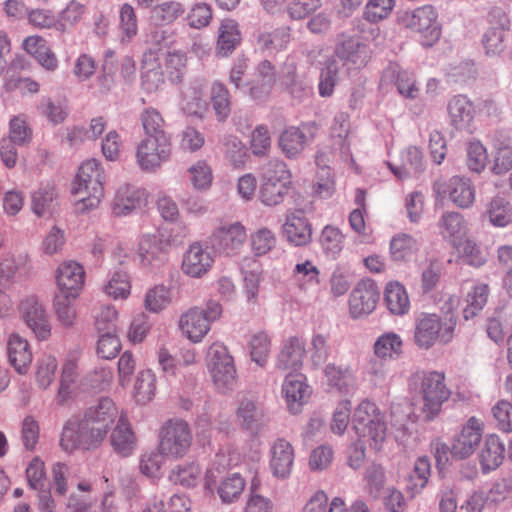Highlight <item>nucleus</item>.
Wrapping results in <instances>:
<instances>
[{
  "instance_id": "f257e3e1",
  "label": "nucleus",
  "mask_w": 512,
  "mask_h": 512,
  "mask_svg": "<svg viewBox=\"0 0 512 512\" xmlns=\"http://www.w3.org/2000/svg\"><path fill=\"white\" fill-rule=\"evenodd\" d=\"M352 426L359 441L348 448V465L353 469L362 466L365 460L364 442L371 448L379 449L386 436V422L384 415L377 405L369 400H363L355 409L352 417Z\"/></svg>"
},
{
  "instance_id": "f03ea898",
  "label": "nucleus",
  "mask_w": 512,
  "mask_h": 512,
  "mask_svg": "<svg viewBox=\"0 0 512 512\" xmlns=\"http://www.w3.org/2000/svg\"><path fill=\"white\" fill-rule=\"evenodd\" d=\"M104 181L105 174L98 160L89 159L81 164L72 186L74 195L85 194L77 202L78 211L85 212L98 207L104 196Z\"/></svg>"
},
{
  "instance_id": "7ed1b4c3",
  "label": "nucleus",
  "mask_w": 512,
  "mask_h": 512,
  "mask_svg": "<svg viewBox=\"0 0 512 512\" xmlns=\"http://www.w3.org/2000/svg\"><path fill=\"white\" fill-rule=\"evenodd\" d=\"M438 226L443 238L449 240L462 253L463 263L480 267V250L477 244L470 239H464L467 223L462 214L454 211L445 212L440 217Z\"/></svg>"
},
{
  "instance_id": "20e7f679",
  "label": "nucleus",
  "mask_w": 512,
  "mask_h": 512,
  "mask_svg": "<svg viewBox=\"0 0 512 512\" xmlns=\"http://www.w3.org/2000/svg\"><path fill=\"white\" fill-rule=\"evenodd\" d=\"M455 327L456 316L450 307L444 322L437 314L420 313L415 321L414 341L423 349H429L437 341L446 344L452 340Z\"/></svg>"
},
{
  "instance_id": "39448f33",
  "label": "nucleus",
  "mask_w": 512,
  "mask_h": 512,
  "mask_svg": "<svg viewBox=\"0 0 512 512\" xmlns=\"http://www.w3.org/2000/svg\"><path fill=\"white\" fill-rule=\"evenodd\" d=\"M291 173L287 164L279 159L269 160L262 168L260 201L266 206L281 204L288 194Z\"/></svg>"
},
{
  "instance_id": "423d86ee",
  "label": "nucleus",
  "mask_w": 512,
  "mask_h": 512,
  "mask_svg": "<svg viewBox=\"0 0 512 512\" xmlns=\"http://www.w3.org/2000/svg\"><path fill=\"white\" fill-rule=\"evenodd\" d=\"M208 369L217 389L227 393L236 387L237 376L234 359L223 343H213L207 352Z\"/></svg>"
},
{
  "instance_id": "0eeeda50",
  "label": "nucleus",
  "mask_w": 512,
  "mask_h": 512,
  "mask_svg": "<svg viewBox=\"0 0 512 512\" xmlns=\"http://www.w3.org/2000/svg\"><path fill=\"white\" fill-rule=\"evenodd\" d=\"M222 314V306L218 301L209 300L206 308H191L183 314L179 321L182 333L192 342H200L210 330V325Z\"/></svg>"
},
{
  "instance_id": "6e6552de",
  "label": "nucleus",
  "mask_w": 512,
  "mask_h": 512,
  "mask_svg": "<svg viewBox=\"0 0 512 512\" xmlns=\"http://www.w3.org/2000/svg\"><path fill=\"white\" fill-rule=\"evenodd\" d=\"M437 18L438 14L435 8L431 5H424L405 12L401 17V23L419 34L422 46L431 47L441 36V26Z\"/></svg>"
},
{
  "instance_id": "1a4fd4ad",
  "label": "nucleus",
  "mask_w": 512,
  "mask_h": 512,
  "mask_svg": "<svg viewBox=\"0 0 512 512\" xmlns=\"http://www.w3.org/2000/svg\"><path fill=\"white\" fill-rule=\"evenodd\" d=\"M480 444V421L472 416L463 426L459 435L453 440L452 446L442 443L436 447L435 457L438 462L445 457L448 460L447 453L450 452L455 459H465L471 456Z\"/></svg>"
},
{
  "instance_id": "9d476101",
  "label": "nucleus",
  "mask_w": 512,
  "mask_h": 512,
  "mask_svg": "<svg viewBox=\"0 0 512 512\" xmlns=\"http://www.w3.org/2000/svg\"><path fill=\"white\" fill-rule=\"evenodd\" d=\"M171 152L169 136H144L137 146V163L144 171H155L170 159Z\"/></svg>"
},
{
  "instance_id": "9b49d317",
  "label": "nucleus",
  "mask_w": 512,
  "mask_h": 512,
  "mask_svg": "<svg viewBox=\"0 0 512 512\" xmlns=\"http://www.w3.org/2000/svg\"><path fill=\"white\" fill-rule=\"evenodd\" d=\"M192 443V433L187 422L179 419L169 420L162 427L159 449L169 457H183Z\"/></svg>"
},
{
  "instance_id": "f8f14e48",
  "label": "nucleus",
  "mask_w": 512,
  "mask_h": 512,
  "mask_svg": "<svg viewBox=\"0 0 512 512\" xmlns=\"http://www.w3.org/2000/svg\"><path fill=\"white\" fill-rule=\"evenodd\" d=\"M315 122L302 123L300 126H289L278 138V146L288 159H297L317 133Z\"/></svg>"
},
{
  "instance_id": "ddd939ff",
  "label": "nucleus",
  "mask_w": 512,
  "mask_h": 512,
  "mask_svg": "<svg viewBox=\"0 0 512 512\" xmlns=\"http://www.w3.org/2000/svg\"><path fill=\"white\" fill-rule=\"evenodd\" d=\"M380 299V290L372 279H361L349 296V312L352 318L358 319L371 314Z\"/></svg>"
},
{
  "instance_id": "4468645a",
  "label": "nucleus",
  "mask_w": 512,
  "mask_h": 512,
  "mask_svg": "<svg viewBox=\"0 0 512 512\" xmlns=\"http://www.w3.org/2000/svg\"><path fill=\"white\" fill-rule=\"evenodd\" d=\"M421 392L424 401L423 411L428 419H433L450 395L444 383V375L439 372L425 374L422 378Z\"/></svg>"
},
{
  "instance_id": "2eb2a0df",
  "label": "nucleus",
  "mask_w": 512,
  "mask_h": 512,
  "mask_svg": "<svg viewBox=\"0 0 512 512\" xmlns=\"http://www.w3.org/2000/svg\"><path fill=\"white\" fill-rule=\"evenodd\" d=\"M245 239V227L236 222L216 228L209 237V244L215 252L232 256L238 252Z\"/></svg>"
},
{
  "instance_id": "dca6fc26",
  "label": "nucleus",
  "mask_w": 512,
  "mask_h": 512,
  "mask_svg": "<svg viewBox=\"0 0 512 512\" xmlns=\"http://www.w3.org/2000/svg\"><path fill=\"white\" fill-rule=\"evenodd\" d=\"M488 24L482 44L487 55H496L504 49L505 33L510 28V20L503 9L494 8L488 15Z\"/></svg>"
},
{
  "instance_id": "f3484780",
  "label": "nucleus",
  "mask_w": 512,
  "mask_h": 512,
  "mask_svg": "<svg viewBox=\"0 0 512 512\" xmlns=\"http://www.w3.org/2000/svg\"><path fill=\"white\" fill-rule=\"evenodd\" d=\"M434 191L448 198L460 208H468L475 200V189L471 180L465 177L453 176L447 182H435Z\"/></svg>"
},
{
  "instance_id": "a211bd4d",
  "label": "nucleus",
  "mask_w": 512,
  "mask_h": 512,
  "mask_svg": "<svg viewBox=\"0 0 512 512\" xmlns=\"http://www.w3.org/2000/svg\"><path fill=\"white\" fill-rule=\"evenodd\" d=\"M235 418L240 427L253 436L260 433L266 422L263 405L250 397H243L239 400Z\"/></svg>"
},
{
  "instance_id": "6ab92c4d",
  "label": "nucleus",
  "mask_w": 512,
  "mask_h": 512,
  "mask_svg": "<svg viewBox=\"0 0 512 512\" xmlns=\"http://www.w3.org/2000/svg\"><path fill=\"white\" fill-rule=\"evenodd\" d=\"M20 312L27 324L39 340H46L51 335V326L46 311L34 296L20 302Z\"/></svg>"
},
{
  "instance_id": "aec40b11",
  "label": "nucleus",
  "mask_w": 512,
  "mask_h": 512,
  "mask_svg": "<svg viewBox=\"0 0 512 512\" xmlns=\"http://www.w3.org/2000/svg\"><path fill=\"white\" fill-rule=\"evenodd\" d=\"M269 468L272 475L278 479H286L290 476L294 464V448L284 438L276 439L269 451Z\"/></svg>"
},
{
  "instance_id": "412c9836",
  "label": "nucleus",
  "mask_w": 512,
  "mask_h": 512,
  "mask_svg": "<svg viewBox=\"0 0 512 512\" xmlns=\"http://www.w3.org/2000/svg\"><path fill=\"white\" fill-rule=\"evenodd\" d=\"M214 258L208 247L196 242L189 246L182 260V271L184 274L200 278L212 267Z\"/></svg>"
},
{
  "instance_id": "4be33fe9",
  "label": "nucleus",
  "mask_w": 512,
  "mask_h": 512,
  "mask_svg": "<svg viewBox=\"0 0 512 512\" xmlns=\"http://www.w3.org/2000/svg\"><path fill=\"white\" fill-rule=\"evenodd\" d=\"M146 201V192L131 184L121 185L115 192L112 212L116 216H127L140 209Z\"/></svg>"
},
{
  "instance_id": "5701e85b",
  "label": "nucleus",
  "mask_w": 512,
  "mask_h": 512,
  "mask_svg": "<svg viewBox=\"0 0 512 512\" xmlns=\"http://www.w3.org/2000/svg\"><path fill=\"white\" fill-rule=\"evenodd\" d=\"M84 268L75 261L62 263L56 274L59 293L77 298L84 285Z\"/></svg>"
},
{
  "instance_id": "b1692460",
  "label": "nucleus",
  "mask_w": 512,
  "mask_h": 512,
  "mask_svg": "<svg viewBox=\"0 0 512 512\" xmlns=\"http://www.w3.org/2000/svg\"><path fill=\"white\" fill-rule=\"evenodd\" d=\"M448 114L451 124L457 130L473 133L476 129L473 124L476 114L475 106L467 96H454L448 103Z\"/></svg>"
},
{
  "instance_id": "393cba45",
  "label": "nucleus",
  "mask_w": 512,
  "mask_h": 512,
  "mask_svg": "<svg viewBox=\"0 0 512 512\" xmlns=\"http://www.w3.org/2000/svg\"><path fill=\"white\" fill-rule=\"evenodd\" d=\"M283 235L294 246H305L310 243L312 227L302 210L287 214L283 224Z\"/></svg>"
},
{
  "instance_id": "a878e982",
  "label": "nucleus",
  "mask_w": 512,
  "mask_h": 512,
  "mask_svg": "<svg viewBox=\"0 0 512 512\" xmlns=\"http://www.w3.org/2000/svg\"><path fill=\"white\" fill-rule=\"evenodd\" d=\"M305 380V376L301 373H289L282 385V394L286 399L288 409L294 414L299 411L311 393Z\"/></svg>"
},
{
  "instance_id": "bb28decb",
  "label": "nucleus",
  "mask_w": 512,
  "mask_h": 512,
  "mask_svg": "<svg viewBox=\"0 0 512 512\" xmlns=\"http://www.w3.org/2000/svg\"><path fill=\"white\" fill-rule=\"evenodd\" d=\"M382 80L393 83L398 93L407 99H415L419 95V87L412 72L401 69L397 63H390L383 71Z\"/></svg>"
},
{
  "instance_id": "cd10ccee",
  "label": "nucleus",
  "mask_w": 512,
  "mask_h": 512,
  "mask_svg": "<svg viewBox=\"0 0 512 512\" xmlns=\"http://www.w3.org/2000/svg\"><path fill=\"white\" fill-rule=\"evenodd\" d=\"M324 377L330 390L342 395L352 393L356 387V379L349 366L329 363L324 367Z\"/></svg>"
},
{
  "instance_id": "c85d7f7f",
  "label": "nucleus",
  "mask_w": 512,
  "mask_h": 512,
  "mask_svg": "<svg viewBox=\"0 0 512 512\" xmlns=\"http://www.w3.org/2000/svg\"><path fill=\"white\" fill-rule=\"evenodd\" d=\"M305 354L304 340L296 336L289 337L278 355L276 366L281 370L297 371L302 367Z\"/></svg>"
},
{
  "instance_id": "c756f323",
  "label": "nucleus",
  "mask_w": 512,
  "mask_h": 512,
  "mask_svg": "<svg viewBox=\"0 0 512 512\" xmlns=\"http://www.w3.org/2000/svg\"><path fill=\"white\" fill-rule=\"evenodd\" d=\"M166 245L157 235L144 234L138 246V256L143 266H159L166 258Z\"/></svg>"
},
{
  "instance_id": "7c9ffc66",
  "label": "nucleus",
  "mask_w": 512,
  "mask_h": 512,
  "mask_svg": "<svg viewBox=\"0 0 512 512\" xmlns=\"http://www.w3.org/2000/svg\"><path fill=\"white\" fill-rule=\"evenodd\" d=\"M111 445L119 456L129 457L136 449V436L124 416H120L110 436Z\"/></svg>"
},
{
  "instance_id": "2f4dec72",
  "label": "nucleus",
  "mask_w": 512,
  "mask_h": 512,
  "mask_svg": "<svg viewBox=\"0 0 512 512\" xmlns=\"http://www.w3.org/2000/svg\"><path fill=\"white\" fill-rule=\"evenodd\" d=\"M7 354L10 364L19 374H25L32 361L29 343L20 335L13 333L7 342Z\"/></svg>"
},
{
  "instance_id": "473e14b6",
  "label": "nucleus",
  "mask_w": 512,
  "mask_h": 512,
  "mask_svg": "<svg viewBox=\"0 0 512 512\" xmlns=\"http://www.w3.org/2000/svg\"><path fill=\"white\" fill-rule=\"evenodd\" d=\"M118 410L113 400L109 397H102L97 404L89 407L84 417L87 421L106 430L108 433L111 425L115 422Z\"/></svg>"
},
{
  "instance_id": "72a5a7b5",
  "label": "nucleus",
  "mask_w": 512,
  "mask_h": 512,
  "mask_svg": "<svg viewBox=\"0 0 512 512\" xmlns=\"http://www.w3.org/2000/svg\"><path fill=\"white\" fill-rule=\"evenodd\" d=\"M210 104L218 122H225L232 110L231 95L224 83L215 80L210 87Z\"/></svg>"
},
{
  "instance_id": "f704fd0d",
  "label": "nucleus",
  "mask_w": 512,
  "mask_h": 512,
  "mask_svg": "<svg viewBox=\"0 0 512 512\" xmlns=\"http://www.w3.org/2000/svg\"><path fill=\"white\" fill-rule=\"evenodd\" d=\"M335 54L343 61L361 66L367 62L368 49L359 37H347L336 45Z\"/></svg>"
},
{
  "instance_id": "c9c22d12",
  "label": "nucleus",
  "mask_w": 512,
  "mask_h": 512,
  "mask_svg": "<svg viewBox=\"0 0 512 512\" xmlns=\"http://www.w3.org/2000/svg\"><path fill=\"white\" fill-rule=\"evenodd\" d=\"M418 250L419 243L410 234L398 233L390 240V257L394 262H409Z\"/></svg>"
},
{
  "instance_id": "e433bc0d",
  "label": "nucleus",
  "mask_w": 512,
  "mask_h": 512,
  "mask_svg": "<svg viewBox=\"0 0 512 512\" xmlns=\"http://www.w3.org/2000/svg\"><path fill=\"white\" fill-rule=\"evenodd\" d=\"M241 34L238 23L233 19H225L219 28L217 54L222 57L230 55L240 44Z\"/></svg>"
},
{
  "instance_id": "4c0bfd02",
  "label": "nucleus",
  "mask_w": 512,
  "mask_h": 512,
  "mask_svg": "<svg viewBox=\"0 0 512 512\" xmlns=\"http://www.w3.org/2000/svg\"><path fill=\"white\" fill-rule=\"evenodd\" d=\"M505 455V446L498 435L491 434L486 437L482 447V472L498 468Z\"/></svg>"
},
{
  "instance_id": "58836bf2",
  "label": "nucleus",
  "mask_w": 512,
  "mask_h": 512,
  "mask_svg": "<svg viewBox=\"0 0 512 512\" xmlns=\"http://www.w3.org/2000/svg\"><path fill=\"white\" fill-rule=\"evenodd\" d=\"M384 301L394 315H405L410 309V300L405 287L399 282H389L384 292Z\"/></svg>"
},
{
  "instance_id": "ea45409f",
  "label": "nucleus",
  "mask_w": 512,
  "mask_h": 512,
  "mask_svg": "<svg viewBox=\"0 0 512 512\" xmlns=\"http://www.w3.org/2000/svg\"><path fill=\"white\" fill-rule=\"evenodd\" d=\"M431 473V463L427 456L418 457L413 470L406 480V490L414 496L420 493L427 485Z\"/></svg>"
},
{
  "instance_id": "a19ab883",
  "label": "nucleus",
  "mask_w": 512,
  "mask_h": 512,
  "mask_svg": "<svg viewBox=\"0 0 512 512\" xmlns=\"http://www.w3.org/2000/svg\"><path fill=\"white\" fill-rule=\"evenodd\" d=\"M403 341L395 332L380 335L374 343V353L381 360L399 358L402 353Z\"/></svg>"
},
{
  "instance_id": "79ce46f5",
  "label": "nucleus",
  "mask_w": 512,
  "mask_h": 512,
  "mask_svg": "<svg viewBox=\"0 0 512 512\" xmlns=\"http://www.w3.org/2000/svg\"><path fill=\"white\" fill-rule=\"evenodd\" d=\"M340 68L339 61L333 57L324 62L318 83V92L321 97H330L334 93L335 86L340 80Z\"/></svg>"
},
{
  "instance_id": "37998d69",
  "label": "nucleus",
  "mask_w": 512,
  "mask_h": 512,
  "mask_svg": "<svg viewBox=\"0 0 512 512\" xmlns=\"http://www.w3.org/2000/svg\"><path fill=\"white\" fill-rule=\"evenodd\" d=\"M201 476L202 469L198 463L192 461L175 466L169 474V479L175 484L191 488L200 482Z\"/></svg>"
},
{
  "instance_id": "c03bdc74",
  "label": "nucleus",
  "mask_w": 512,
  "mask_h": 512,
  "mask_svg": "<svg viewBox=\"0 0 512 512\" xmlns=\"http://www.w3.org/2000/svg\"><path fill=\"white\" fill-rule=\"evenodd\" d=\"M241 270L247 300L249 302H255L258 297L261 280L260 266L254 259L246 258L241 264Z\"/></svg>"
},
{
  "instance_id": "a18cd8bd",
  "label": "nucleus",
  "mask_w": 512,
  "mask_h": 512,
  "mask_svg": "<svg viewBox=\"0 0 512 512\" xmlns=\"http://www.w3.org/2000/svg\"><path fill=\"white\" fill-rule=\"evenodd\" d=\"M165 73L170 83L180 84L187 73V54L182 50L167 52L165 58Z\"/></svg>"
},
{
  "instance_id": "49530a36",
  "label": "nucleus",
  "mask_w": 512,
  "mask_h": 512,
  "mask_svg": "<svg viewBox=\"0 0 512 512\" xmlns=\"http://www.w3.org/2000/svg\"><path fill=\"white\" fill-rule=\"evenodd\" d=\"M319 274V269L310 260L297 263L292 271L294 281L305 292L319 285Z\"/></svg>"
},
{
  "instance_id": "de8ad7c7",
  "label": "nucleus",
  "mask_w": 512,
  "mask_h": 512,
  "mask_svg": "<svg viewBox=\"0 0 512 512\" xmlns=\"http://www.w3.org/2000/svg\"><path fill=\"white\" fill-rule=\"evenodd\" d=\"M156 392V375L151 369L138 373L134 385V397L140 404H146L152 400Z\"/></svg>"
},
{
  "instance_id": "09e8293b",
  "label": "nucleus",
  "mask_w": 512,
  "mask_h": 512,
  "mask_svg": "<svg viewBox=\"0 0 512 512\" xmlns=\"http://www.w3.org/2000/svg\"><path fill=\"white\" fill-rule=\"evenodd\" d=\"M81 445V419L71 417L68 419L60 435V447L66 453H73L80 449Z\"/></svg>"
},
{
  "instance_id": "8fccbe9b",
  "label": "nucleus",
  "mask_w": 512,
  "mask_h": 512,
  "mask_svg": "<svg viewBox=\"0 0 512 512\" xmlns=\"http://www.w3.org/2000/svg\"><path fill=\"white\" fill-rule=\"evenodd\" d=\"M55 198L56 192L53 185L40 184L31 195L32 211L39 217L49 214Z\"/></svg>"
},
{
  "instance_id": "3c124183",
  "label": "nucleus",
  "mask_w": 512,
  "mask_h": 512,
  "mask_svg": "<svg viewBox=\"0 0 512 512\" xmlns=\"http://www.w3.org/2000/svg\"><path fill=\"white\" fill-rule=\"evenodd\" d=\"M207 108L208 103L201 85H191L190 95H185L182 100V110L189 116L203 118Z\"/></svg>"
},
{
  "instance_id": "603ef678",
  "label": "nucleus",
  "mask_w": 512,
  "mask_h": 512,
  "mask_svg": "<svg viewBox=\"0 0 512 512\" xmlns=\"http://www.w3.org/2000/svg\"><path fill=\"white\" fill-rule=\"evenodd\" d=\"M185 12L183 4L177 1H166L153 7L151 18L161 25H169Z\"/></svg>"
},
{
  "instance_id": "864d4df0",
  "label": "nucleus",
  "mask_w": 512,
  "mask_h": 512,
  "mask_svg": "<svg viewBox=\"0 0 512 512\" xmlns=\"http://www.w3.org/2000/svg\"><path fill=\"white\" fill-rule=\"evenodd\" d=\"M364 482L366 490L372 497H381L384 493L386 482L384 468L376 463L368 465L364 473Z\"/></svg>"
},
{
  "instance_id": "5fc2aeb1",
  "label": "nucleus",
  "mask_w": 512,
  "mask_h": 512,
  "mask_svg": "<svg viewBox=\"0 0 512 512\" xmlns=\"http://www.w3.org/2000/svg\"><path fill=\"white\" fill-rule=\"evenodd\" d=\"M344 235L339 228L327 225L323 228L320 235V244L324 253L332 258H336L343 249Z\"/></svg>"
},
{
  "instance_id": "6e6d98bb",
  "label": "nucleus",
  "mask_w": 512,
  "mask_h": 512,
  "mask_svg": "<svg viewBox=\"0 0 512 512\" xmlns=\"http://www.w3.org/2000/svg\"><path fill=\"white\" fill-rule=\"evenodd\" d=\"M330 351L329 337L321 333H313L308 353L310 355L311 364L315 369L322 367L326 363Z\"/></svg>"
},
{
  "instance_id": "4d7b16f0",
  "label": "nucleus",
  "mask_w": 512,
  "mask_h": 512,
  "mask_svg": "<svg viewBox=\"0 0 512 512\" xmlns=\"http://www.w3.org/2000/svg\"><path fill=\"white\" fill-rule=\"evenodd\" d=\"M271 348V339L264 331L251 336L249 341L250 355L253 362L264 367L268 361Z\"/></svg>"
},
{
  "instance_id": "13d9d810",
  "label": "nucleus",
  "mask_w": 512,
  "mask_h": 512,
  "mask_svg": "<svg viewBox=\"0 0 512 512\" xmlns=\"http://www.w3.org/2000/svg\"><path fill=\"white\" fill-rule=\"evenodd\" d=\"M140 121L144 136H169L164 130V119L157 109L153 107L145 108L140 114Z\"/></svg>"
},
{
  "instance_id": "bf43d9fd",
  "label": "nucleus",
  "mask_w": 512,
  "mask_h": 512,
  "mask_svg": "<svg viewBox=\"0 0 512 512\" xmlns=\"http://www.w3.org/2000/svg\"><path fill=\"white\" fill-rule=\"evenodd\" d=\"M16 273V268L11 263H0V318L9 316L13 311L10 297L4 292Z\"/></svg>"
},
{
  "instance_id": "052dcab7",
  "label": "nucleus",
  "mask_w": 512,
  "mask_h": 512,
  "mask_svg": "<svg viewBox=\"0 0 512 512\" xmlns=\"http://www.w3.org/2000/svg\"><path fill=\"white\" fill-rule=\"evenodd\" d=\"M245 481L240 474L234 473L221 481L217 493L223 503H232L241 495Z\"/></svg>"
},
{
  "instance_id": "680f3d73",
  "label": "nucleus",
  "mask_w": 512,
  "mask_h": 512,
  "mask_svg": "<svg viewBox=\"0 0 512 512\" xmlns=\"http://www.w3.org/2000/svg\"><path fill=\"white\" fill-rule=\"evenodd\" d=\"M106 435V430L103 428L95 426L85 418L81 419V450H94L98 448Z\"/></svg>"
},
{
  "instance_id": "e2e57ef3",
  "label": "nucleus",
  "mask_w": 512,
  "mask_h": 512,
  "mask_svg": "<svg viewBox=\"0 0 512 512\" xmlns=\"http://www.w3.org/2000/svg\"><path fill=\"white\" fill-rule=\"evenodd\" d=\"M130 281L126 272L114 271L104 286V292L114 299H126L130 295Z\"/></svg>"
},
{
  "instance_id": "0e129e2a",
  "label": "nucleus",
  "mask_w": 512,
  "mask_h": 512,
  "mask_svg": "<svg viewBox=\"0 0 512 512\" xmlns=\"http://www.w3.org/2000/svg\"><path fill=\"white\" fill-rule=\"evenodd\" d=\"M25 473L28 485L31 489L39 491L49 488L46 478L45 463L40 457L35 456L32 458L26 467Z\"/></svg>"
},
{
  "instance_id": "69168bd1",
  "label": "nucleus",
  "mask_w": 512,
  "mask_h": 512,
  "mask_svg": "<svg viewBox=\"0 0 512 512\" xmlns=\"http://www.w3.org/2000/svg\"><path fill=\"white\" fill-rule=\"evenodd\" d=\"M71 295L58 293L54 298V310L58 321L65 327H70L74 324L76 318V311L73 305Z\"/></svg>"
},
{
  "instance_id": "338daca9",
  "label": "nucleus",
  "mask_w": 512,
  "mask_h": 512,
  "mask_svg": "<svg viewBox=\"0 0 512 512\" xmlns=\"http://www.w3.org/2000/svg\"><path fill=\"white\" fill-rule=\"evenodd\" d=\"M37 109L54 125L62 123L68 115V109L64 103L54 102L49 97H42Z\"/></svg>"
},
{
  "instance_id": "774afa93",
  "label": "nucleus",
  "mask_w": 512,
  "mask_h": 512,
  "mask_svg": "<svg viewBox=\"0 0 512 512\" xmlns=\"http://www.w3.org/2000/svg\"><path fill=\"white\" fill-rule=\"evenodd\" d=\"M189 178L196 190H205L211 186L213 175L212 169L204 160H199L189 169Z\"/></svg>"
}]
</instances>
